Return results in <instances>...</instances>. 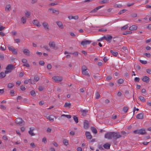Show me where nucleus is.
<instances>
[{
  "instance_id": "nucleus-1",
  "label": "nucleus",
  "mask_w": 151,
  "mask_h": 151,
  "mask_svg": "<svg viewBox=\"0 0 151 151\" xmlns=\"http://www.w3.org/2000/svg\"><path fill=\"white\" fill-rule=\"evenodd\" d=\"M121 135L120 134L119 132H111L107 133L105 135V137L109 139H111L112 138L116 140L123 136L122 135H124L127 134V133L125 131H122L120 132Z\"/></svg>"
},
{
  "instance_id": "nucleus-2",
  "label": "nucleus",
  "mask_w": 151,
  "mask_h": 151,
  "mask_svg": "<svg viewBox=\"0 0 151 151\" xmlns=\"http://www.w3.org/2000/svg\"><path fill=\"white\" fill-rule=\"evenodd\" d=\"M15 68L14 65L12 64L8 65L6 67V70L5 71V74H7L11 73L12 71V70Z\"/></svg>"
},
{
  "instance_id": "nucleus-3",
  "label": "nucleus",
  "mask_w": 151,
  "mask_h": 151,
  "mask_svg": "<svg viewBox=\"0 0 151 151\" xmlns=\"http://www.w3.org/2000/svg\"><path fill=\"white\" fill-rule=\"evenodd\" d=\"M15 122L19 125H21L22 124H24V121L21 118H17L15 120Z\"/></svg>"
},
{
  "instance_id": "nucleus-4",
  "label": "nucleus",
  "mask_w": 151,
  "mask_h": 151,
  "mask_svg": "<svg viewBox=\"0 0 151 151\" xmlns=\"http://www.w3.org/2000/svg\"><path fill=\"white\" fill-rule=\"evenodd\" d=\"M52 79L55 82L61 81L63 80L62 77L59 76H54L52 77Z\"/></svg>"
},
{
  "instance_id": "nucleus-5",
  "label": "nucleus",
  "mask_w": 151,
  "mask_h": 151,
  "mask_svg": "<svg viewBox=\"0 0 151 151\" xmlns=\"http://www.w3.org/2000/svg\"><path fill=\"white\" fill-rule=\"evenodd\" d=\"M49 45L50 47L52 49L55 50H57L58 48V47H55V44L54 42H50L49 43Z\"/></svg>"
},
{
  "instance_id": "nucleus-6",
  "label": "nucleus",
  "mask_w": 151,
  "mask_h": 151,
  "mask_svg": "<svg viewBox=\"0 0 151 151\" xmlns=\"http://www.w3.org/2000/svg\"><path fill=\"white\" fill-rule=\"evenodd\" d=\"M91 42V41L89 40H83L81 42V44L82 45L84 46L90 44Z\"/></svg>"
},
{
  "instance_id": "nucleus-7",
  "label": "nucleus",
  "mask_w": 151,
  "mask_h": 151,
  "mask_svg": "<svg viewBox=\"0 0 151 151\" xmlns=\"http://www.w3.org/2000/svg\"><path fill=\"white\" fill-rule=\"evenodd\" d=\"M89 127L88 121L87 120H84L83 122V127L85 129H88Z\"/></svg>"
},
{
  "instance_id": "nucleus-8",
  "label": "nucleus",
  "mask_w": 151,
  "mask_h": 151,
  "mask_svg": "<svg viewBox=\"0 0 151 151\" xmlns=\"http://www.w3.org/2000/svg\"><path fill=\"white\" fill-rule=\"evenodd\" d=\"M112 36L110 35H107V36H105V40L108 42L110 43L112 39Z\"/></svg>"
},
{
  "instance_id": "nucleus-9",
  "label": "nucleus",
  "mask_w": 151,
  "mask_h": 151,
  "mask_svg": "<svg viewBox=\"0 0 151 151\" xmlns=\"http://www.w3.org/2000/svg\"><path fill=\"white\" fill-rule=\"evenodd\" d=\"M85 135L86 138L88 139H91L92 138V136L90 132H86L85 133Z\"/></svg>"
},
{
  "instance_id": "nucleus-10",
  "label": "nucleus",
  "mask_w": 151,
  "mask_h": 151,
  "mask_svg": "<svg viewBox=\"0 0 151 151\" xmlns=\"http://www.w3.org/2000/svg\"><path fill=\"white\" fill-rule=\"evenodd\" d=\"M142 80L144 82H145L146 83H148L150 80V78L148 77L145 76L143 77L142 78Z\"/></svg>"
},
{
  "instance_id": "nucleus-11",
  "label": "nucleus",
  "mask_w": 151,
  "mask_h": 151,
  "mask_svg": "<svg viewBox=\"0 0 151 151\" xmlns=\"http://www.w3.org/2000/svg\"><path fill=\"white\" fill-rule=\"evenodd\" d=\"M139 134L145 135L147 134V132L145 131V130L144 129H139Z\"/></svg>"
},
{
  "instance_id": "nucleus-12",
  "label": "nucleus",
  "mask_w": 151,
  "mask_h": 151,
  "mask_svg": "<svg viewBox=\"0 0 151 151\" xmlns=\"http://www.w3.org/2000/svg\"><path fill=\"white\" fill-rule=\"evenodd\" d=\"M24 53L27 56L30 55V51L29 50L27 49H24L23 50Z\"/></svg>"
},
{
  "instance_id": "nucleus-13",
  "label": "nucleus",
  "mask_w": 151,
  "mask_h": 151,
  "mask_svg": "<svg viewBox=\"0 0 151 151\" xmlns=\"http://www.w3.org/2000/svg\"><path fill=\"white\" fill-rule=\"evenodd\" d=\"M42 24L44 28L46 30H48L49 29V25L47 22H44L42 23Z\"/></svg>"
},
{
  "instance_id": "nucleus-14",
  "label": "nucleus",
  "mask_w": 151,
  "mask_h": 151,
  "mask_svg": "<svg viewBox=\"0 0 151 151\" xmlns=\"http://www.w3.org/2000/svg\"><path fill=\"white\" fill-rule=\"evenodd\" d=\"M144 114L143 113H141L138 114L136 117L139 119H142L143 118Z\"/></svg>"
},
{
  "instance_id": "nucleus-15",
  "label": "nucleus",
  "mask_w": 151,
  "mask_h": 151,
  "mask_svg": "<svg viewBox=\"0 0 151 151\" xmlns=\"http://www.w3.org/2000/svg\"><path fill=\"white\" fill-rule=\"evenodd\" d=\"M32 22L34 25H36L37 27H40L41 26L40 24L37 20H34Z\"/></svg>"
},
{
  "instance_id": "nucleus-16",
  "label": "nucleus",
  "mask_w": 151,
  "mask_h": 151,
  "mask_svg": "<svg viewBox=\"0 0 151 151\" xmlns=\"http://www.w3.org/2000/svg\"><path fill=\"white\" fill-rule=\"evenodd\" d=\"M110 144L108 143H106L103 145L104 147L106 149H109L110 148Z\"/></svg>"
},
{
  "instance_id": "nucleus-17",
  "label": "nucleus",
  "mask_w": 151,
  "mask_h": 151,
  "mask_svg": "<svg viewBox=\"0 0 151 151\" xmlns=\"http://www.w3.org/2000/svg\"><path fill=\"white\" fill-rule=\"evenodd\" d=\"M68 18L70 20L72 19L77 20L78 19V16H70L68 17Z\"/></svg>"
},
{
  "instance_id": "nucleus-18",
  "label": "nucleus",
  "mask_w": 151,
  "mask_h": 151,
  "mask_svg": "<svg viewBox=\"0 0 151 151\" xmlns=\"http://www.w3.org/2000/svg\"><path fill=\"white\" fill-rule=\"evenodd\" d=\"M49 10L52 11V13H55V14H59V11L58 10H55L52 8H49Z\"/></svg>"
},
{
  "instance_id": "nucleus-19",
  "label": "nucleus",
  "mask_w": 151,
  "mask_h": 151,
  "mask_svg": "<svg viewBox=\"0 0 151 151\" xmlns=\"http://www.w3.org/2000/svg\"><path fill=\"white\" fill-rule=\"evenodd\" d=\"M137 29V26L135 25H132L129 27V29L131 31L136 30Z\"/></svg>"
},
{
  "instance_id": "nucleus-20",
  "label": "nucleus",
  "mask_w": 151,
  "mask_h": 151,
  "mask_svg": "<svg viewBox=\"0 0 151 151\" xmlns=\"http://www.w3.org/2000/svg\"><path fill=\"white\" fill-rule=\"evenodd\" d=\"M103 6H97L94 9L92 10L91 12H96L97 10L101 8L102 7H103Z\"/></svg>"
},
{
  "instance_id": "nucleus-21",
  "label": "nucleus",
  "mask_w": 151,
  "mask_h": 151,
  "mask_svg": "<svg viewBox=\"0 0 151 151\" xmlns=\"http://www.w3.org/2000/svg\"><path fill=\"white\" fill-rule=\"evenodd\" d=\"M91 129L92 132L95 134H96L97 133V131L96 129L93 127H91Z\"/></svg>"
},
{
  "instance_id": "nucleus-22",
  "label": "nucleus",
  "mask_w": 151,
  "mask_h": 151,
  "mask_svg": "<svg viewBox=\"0 0 151 151\" xmlns=\"http://www.w3.org/2000/svg\"><path fill=\"white\" fill-rule=\"evenodd\" d=\"M56 23L57 24L58 26L61 28V29H63V26L61 22H56Z\"/></svg>"
},
{
  "instance_id": "nucleus-23",
  "label": "nucleus",
  "mask_w": 151,
  "mask_h": 151,
  "mask_svg": "<svg viewBox=\"0 0 151 151\" xmlns=\"http://www.w3.org/2000/svg\"><path fill=\"white\" fill-rule=\"evenodd\" d=\"M82 73L83 75L86 76H87L89 77L90 76V74L88 73V71H87V70H83V71H82Z\"/></svg>"
},
{
  "instance_id": "nucleus-24",
  "label": "nucleus",
  "mask_w": 151,
  "mask_h": 151,
  "mask_svg": "<svg viewBox=\"0 0 151 151\" xmlns=\"http://www.w3.org/2000/svg\"><path fill=\"white\" fill-rule=\"evenodd\" d=\"M71 104L70 103L66 102L64 104V106L65 107H68L70 108L71 107Z\"/></svg>"
},
{
  "instance_id": "nucleus-25",
  "label": "nucleus",
  "mask_w": 151,
  "mask_h": 151,
  "mask_svg": "<svg viewBox=\"0 0 151 151\" xmlns=\"http://www.w3.org/2000/svg\"><path fill=\"white\" fill-rule=\"evenodd\" d=\"M5 11L9 12L11 9V5L10 4L6 5L5 7Z\"/></svg>"
},
{
  "instance_id": "nucleus-26",
  "label": "nucleus",
  "mask_w": 151,
  "mask_h": 151,
  "mask_svg": "<svg viewBox=\"0 0 151 151\" xmlns=\"http://www.w3.org/2000/svg\"><path fill=\"white\" fill-rule=\"evenodd\" d=\"M33 129H32V128H30V130L29 131V134L31 136H33L35 135V134L33 132Z\"/></svg>"
},
{
  "instance_id": "nucleus-27",
  "label": "nucleus",
  "mask_w": 151,
  "mask_h": 151,
  "mask_svg": "<svg viewBox=\"0 0 151 151\" xmlns=\"http://www.w3.org/2000/svg\"><path fill=\"white\" fill-rule=\"evenodd\" d=\"M6 74L5 73H4L3 72H1L0 73V78L1 79L4 78L6 76Z\"/></svg>"
},
{
  "instance_id": "nucleus-28",
  "label": "nucleus",
  "mask_w": 151,
  "mask_h": 151,
  "mask_svg": "<svg viewBox=\"0 0 151 151\" xmlns=\"http://www.w3.org/2000/svg\"><path fill=\"white\" fill-rule=\"evenodd\" d=\"M81 111L82 113V114L83 116H85L86 113L88 112V111L86 110H81Z\"/></svg>"
},
{
  "instance_id": "nucleus-29",
  "label": "nucleus",
  "mask_w": 151,
  "mask_h": 151,
  "mask_svg": "<svg viewBox=\"0 0 151 151\" xmlns=\"http://www.w3.org/2000/svg\"><path fill=\"white\" fill-rule=\"evenodd\" d=\"M110 52L114 56H116L118 54V53L117 52H114L112 50H111L110 51Z\"/></svg>"
},
{
  "instance_id": "nucleus-30",
  "label": "nucleus",
  "mask_w": 151,
  "mask_h": 151,
  "mask_svg": "<svg viewBox=\"0 0 151 151\" xmlns=\"http://www.w3.org/2000/svg\"><path fill=\"white\" fill-rule=\"evenodd\" d=\"M127 11V10L125 9H124L122 10H120L119 12L118 13V14H119L120 15L123 13H124Z\"/></svg>"
},
{
  "instance_id": "nucleus-31",
  "label": "nucleus",
  "mask_w": 151,
  "mask_h": 151,
  "mask_svg": "<svg viewBox=\"0 0 151 151\" xmlns=\"http://www.w3.org/2000/svg\"><path fill=\"white\" fill-rule=\"evenodd\" d=\"M73 119L76 123H78V117L76 116H74L73 117Z\"/></svg>"
},
{
  "instance_id": "nucleus-32",
  "label": "nucleus",
  "mask_w": 151,
  "mask_h": 151,
  "mask_svg": "<svg viewBox=\"0 0 151 151\" xmlns=\"http://www.w3.org/2000/svg\"><path fill=\"white\" fill-rule=\"evenodd\" d=\"M63 143L65 145L67 146L68 145V141L67 139H63Z\"/></svg>"
},
{
  "instance_id": "nucleus-33",
  "label": "nucleus",
  "mask_w": 151,
  "mask_h": 151,
  "mask_svg": "<svg viewBox=\"0 0 151 151\" xmlns=\"http://www.w3.org/2000/svg\"><path fill=\"white\" fill-rule=\"evenodd\" d=\"M128 27V26L127 24L126 25H125L122 27L121 28V29L122 30H126Z\"/></svg>"
},
{
  "instance_id": "nucleus-34",
  "label": "nucleus",
  "mask_w": 151,
  "mask_h": 151,
  "mask_svg": "<svg viewBox=\"0 0 151 151\" xmlns=\"http://www.w3.org/2000/svg\"><path fill=\"white\" fill-rule=\"evenodd\" d=\"M139 100L142 102H144L145 101V99L142 96H139Z\"/></svg>"
},
{
  "instance_id": "nucleus-35",
  "label": "nucleus",
  "mask_w": 151,
  "mask_h": 151,
  "mask_svg": "<svg viewBox=\"0 0 151 151\" xmlns=\"http://www.w3.org/2000/svg\"><path fill=\"white\" fill-rule=\"evenodd\" d=\"M124 82V80L122 78L119 79L117 81V83L119 84H121Z\"/></svg>"
},
{
  "instance_id": "nucleus-36",
  "label": "nucleus",
  "mask_w": 151,
  "mask_h": 151,
  "mask_svg": "<svg viewBox=\"0 0 151 151\" xmlns=\"http://www.w3.org/2000/svg\"><path fill=\"white\" fill-rule=\"evenodd\" d=\"M109 0H102L100 1V3L102 4H105L109 2Z\"/></svg>"
},
{
  "instance_id": "nucleus-37",
  "label": "nucleus",
  "mask_w": 151,
  "mask_h": 151,
  "mask_svg": "<svg viewBox=\"0 0 151 151\" xmlns=\"http://www.w3.org/2000/svg\"><path fill=\"white\" fill-rule=\"evenodd\" d=\"M51 116H52V115L48 116L47 117V119H49L50 121L53 122L54 121V118H52L51 117Z\"/></svg>"
},
{
  "instance_id": "nucleus-38",
  "label": "nucleus",
  "mask_w": 151,
  "mask_h": 151,
  "mask_svg": "<svg viewBox=\"0 0 151 151\" xmlns=\"http://www.w3.org/2000/svg\"><path fill=\"white\" fill-rule=\"evenodd\" d=\"M25 14L27 17L29 18L30 14V12L29 11H26L25 12Z\"/></svg>"
},
{
  "instance_id": "nucleus-39",
  "label": "nucleus",
  "mask_w": 151,
  "mask_h": 151,
  "mask_svg": "<svg viewBox=\"0 0 151 151\" xmlns=\"http://www.w3.org/2000/svg\"><path fill=\"white\" fill-rule=\"evenodd\" d=\"M128 110V108L127 106H124L123 108V111L125 113H126Z\"/></svg>"
},
{
  "instance_id": "nucleus-40",
  "label": "nucleus",
  "mask_w": 151,
  "mask_h": 151,
  "mask_svg": "<svg viewBox=\"0 0 151 151\" xmlns=\"http://www.w3.org/2000/svg\"><path fill=\"white\" fill-rule=\"evenodd\" d=\"M132 32L130 31H127L123 33V34L124 35H126L128 34H131L132 33Z\"/></svg>"
},
{
  "instance_id": "nucleus-41",
  "label": "nucleus",
  "mask_w": 151,
  "mask_h": 151,
  "mask_svg": "<svg viewBox=\"0 0 151 151\" xmlns=\"http://www.w3.org/2000/svg\"><path fill=\"white\" fill-rule=\"evenodd\" d=\"M31 95L33 97L36 96V94L35 92L34 91H32L30 92Z\"/></svg>"
},
{
  "instance_id": "nucleus-42",
  "label": "nucleus",
  "mask_w": 151,
  "mask_h": 151,
  "mask_svg": "<svg viewBox=\"0 0 151 151\" xmlns=\"http://www.w3.org/2000/svg\"><path fill=\"white\" fill-rule=\"evenodd\" d=\"M14 85L12 83H9L8 84L7 87L8 88H11L13 87Z\"/></svg>"
},
{
  "instance_id": "nucleus-43",
  "label": "nucleus",
  "mask_w": 151,
  "mask_h": 151,
  "mask_svg": "<svg viewBox=\"0 0 151 151\" xmlns=\"http://www.w3.org/2000/svg\"><path fill=\"white\" fill-rule=\"evenodd\" d=\"M87 68L85 65H83L82 66L81 68L82 71H83V70H87Z\"/></svg>"
},
{
  "instance_id": "nucleus-44",
  "label": "nucleus",
  "mask_w": 151,
  "mask_h": 151,
  "mask_svg": "<svg viewBox=\"0 0 151 151\" xmlns=\"http://www.w3.org/2000/svg\"><path fill=\"white\" fill-rule=\"evenodd\" d=\"M21 21L23 23V24H24L26 23V19L24 18L23 17H22L21 19Z\"/></svg>"
},
{
  "instance_id": "nucleus-45",
  "label": "nucleus",
  "mask_w": 151,
  "mask_h": 151,
  "mask_svg": "<svg viewBox=\"0 0 151 151\" xmlns=\"http://www.w3.org/2000/svg\"><path fill=\"white\" fill-rule=\"evenodd\" d=\"M34 80L36 81H37L39 80V78L38 76H35L34 78Z\"/></svg>"
},
{
  "instance_id": "nucleus-46",
  "label": "nucleus",
  "mask_w": 151,
  "mask_h": 151,
  "mask_svg": "<svg viewBox=\"0 0 151 151\" xmlns=\"http://www.w3.org/2000/svg\"><path fill=\"white\" fill-rule=\"evenodd\" d=\"M8 48L10 51H12L15 48L13 46H8Z\"/></svg>"
},
{
  "instance_id": "nucleus-47",
  "label": "nucleus",
  "mask_w": 151,
  "mask_h": 151,
  "mask_svg": "<svg viewBox=\"0 0 151 151\" xmlns=\"http://www.w3.org/2000/svg\"><path fill=\"white\" fill-rule=\"evenodd\" d=\"M96 99H99V97L100 96V94H99V92H97L96 93Z\"/></svg>"
},
{
  "instance_id": "nucleus-48",
  "label": "nucleus",
  "mask_w": 151,
  "mask_h": 151,
  "mask_svg": "<svg viewBox=\"0 0 151 151\" xmlns=\"http://www.w3.org/2000/svg\"><path fill=\"white\" fill-rule=\"evenodd\" d=\"M39 63L41 65H43L45 64V62L43 60H40L39 61Z\"/></svg>"
},
{
  "instance_id": "nucleus-49",
  "label": "nucleus",
  "mask_w": 151,
  "mask_h": 151,
  "mask_svg": "<svg viewBox=\"0 0 151 151\" xmlns=\"http://www.w3.org/2000/svg\"><path fill=\"white\" fill-rule=\"evenodd\" d=\"M20 89L22 91H24L26 90V88L24 86L22 85L20 86Z\"/></svg>"
},
{
  "instance_id": "nucleus-50",
  "label": "nucleus",
  "mask_w": 151,
  "mask_h": 151,
  "mask_svg": "<svg viewBox=\"0 0 151 151\" xmlns=\"http://www.w3.org/2000/svg\"><path fill=\"white\" fill-rule=\"evenodd\" d=\"M12 53L14 55H17V51L16 49H14V50L12 51Z\"/></svg>"
},
{
  "instance_id": "nucleus-51",
  "label": "nucleus",
  "mask_w": 151,
  "mask_h": 151,
  "mask_svg": "<svg viewBox=\"0 0 151 151\" xmlns=\"http://www.w3.org/2000/svg\"><path fill=\"white\" fill-rule=\"evenodd\" d=\"M136 110L137 111H138L139 110V109H137H137L135 107H134V109H133V115H132V117L134 115V112H135Z\"/></svg>"
},
{
  "instance_id": "nucleus-52",
  "label": "nucleus",
  "mask_w": 151,
  "mask_h": 151,
  "mask_svg": "<svg viewBox=\"0 0 151 151\" xmlns=\"http://www.w3.org/2000/svg\"><path fill=\"white\" fill-rule=\"evenodd\" d=\"M139 129H136L133 131V132L135 134H139Z\"/></svg>"
},
{
  "instance_id": "nucleus-53",
  "label": "nucleus",
  "mask_w": 151,
  "mask_h": 151,
  "mask_svg": "<svg viewBox=\"0 0 151 151\" xmlns=\"http://www.w3.org/2000/svg\"><path fill=\"white\" fill-rule=\"evenodd\" d=\"M137 16V14L136 13H132L131 15V16L132 17H136Z\"/></svg>"
},
{
  "instance_id": "nucleus-54",
  "label": "nucleus",
  "mask_w": 151,
  "mask_h": 151,
  "mask_svg": "<svg viewBox=\"0 0 151 151\" xmlns=\"http://www.w3.org/2000/svg\"><path fill=\"white\" fill-rule=\"evenodd\" d=\"M139 78L138 77H135L134 79V81L135 82H139Z\"/></svg>"
},
{
  "instance_id": "nucleus-55",
  "label": "nucleus",
  "mask_w": 151,
  "mask_h": 151,
  "mask_svg": "<svg viewBox=\"0 0 151 151\" xmlns=\"http://www.w3.org/2000/svg\"><path fill=\"white\" fill-rule=\"evenodd\" d=\"M140 62L142 64H145L147 63V61H146L142 60H140Z\"/></svg>"
},
{
  "instance_id": "nucleus-56",
  "label": "nucleus",
  "mask_w": 151,
  "mask_h": 151,
  "mask_svg": "<svg viewBox=\"0 0 151 151\" xmlns=\"http://www.w3.org/2000/svg\"><path fill=\"white\" fill-rule=\"evenodd\" d=\"M6 47L4 46V47H3L2 46H1L0 47V49L2 50H6Z\"/></svg>"
},
{
  "instance_id": "nucleus-57",
  "label": "nucleus",
  "mask_w": 151,
  "mask_h": 151,
  "mask_svg": "<svg viewBox=\"0 0 151 151\" xmlns=\"http://www.w3.org/2000/svg\"><path fill=\"white\" fill-rule=\"evenodd\" d=\"M52 68V66L50 64H48L47 65V68L48 70Z\"/></svg>"
},
{
  "instance_id": "nucleus-58",
  "label": "nucleus",
  "mask_w": 151,
  "mask_h": 151,
  "mask_svg": "<svg viewBox=\"0 0 151 151\" xmlns=\"http://www.w3.org/2000/svg\"><path fill=\"white\" fill-rule=\"evenodd\" d=\"M30 81H31V79H29V80H25L24 81V83L25 84H27Z\"/></svg>"
},
{
  "instance_id": "nucleus-59",
  "label": "nucleus",
  "mask_w": 151,
  "mask_h": 151,
  "mask_svg": "<svg viewBox=\"0 0 151 151\" xmlns=\"http://www.w3.org/2000/svg\"><path fill=\"white\" fill-rule=\"evenodd\" d=\"M105 36H104L103 37L99 39L98 40H97V41H102L103 40H105Z\"/></svg>"
},
{
  "instance_id": "nucleus-60",
  "label": "nucleus",
  "mask_w": 151,
  "mask_h": 151,
  "mask_svg": "<svg viewBox=\"0 0 151 151\" xmlns=\"http://www.w3.org/2000/svg\"><path fill=\"white\" fill-rule=\"evenodd\" d=\"M57 3L56 2H55V3H52L50 4L49 5V6H52L55 5H57Z\"/></svg>"
},
{
  "instance_id": "nucleus-61",
  "label": "nucleus",
  "mask_w": 151,
  "mask_h": 151,
  "mask_svg": "<svg viewBox=\"0 0 151 151\" xmlns=\"http://www.w3.org/2000/svg\"><path fill=\"white\" fill-rule=\"evenodd\" d=\"M75 56H77L78 55V53L77 52H75L72 53Z\"/></svg>"
},
{
  "instance_id": "nucleus-62",
  "label": "nucleus",
  "mask_w": 151,
  "mask_h": 151,
  "mask_svg": "<svg viewBox=\"0 0 151 151\" xmlns=\"http://www.w3.org/2000/svg\"><path fill=\"white\" fill-rule=\"evenodd\" d=\"M42 142L44 143H46L47 142L46 139L45 138H43L42 140Z\"/></svg>"
},
{
  "instance_id": "nucleus-63",
  "label": "nucleus",
  "mask_w": 151,
  "mask_h": 151,
  "mask_svg": "<svg viewBox=\"0 0 151 151\" xmlns=\"http://www.w3.org/2000/svg\"><path fill=\"white\" fill-rule=\"evenodd\" d=\"M98 148L100 150H104V148L101 145H99V146H98Z\"/></svg>"
},
{
  "instance_id": "nucleus-64",
  "label": "nucleus",
  "mask_w": 151,
  "mask_h": 151,
  "mask_svg": "<svg viewBox=\"0 0 151 151\" xmlns=\"http://www.w3.org/2000/svg\"><path fill=\"white\" fill-rule=\"evenodd\" d=\"M146 71L148 73L151 74V69H147L146 70Z\"/></svg>"
}]
</instances>
